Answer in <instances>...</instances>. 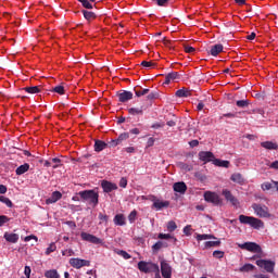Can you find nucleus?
I'll use <instances>...</instances> for the list:
<instances>
[{"label": "nucleus", "instance_id": "nucleus-1", "mask_svg": "<svg viewBox=\"0 0 278 278\" xmlns=\"http://www.w3.org/2000/svg\"><path fill=\"white\" fill-rule=\"evenodd\" d=\"M77 195L81 201L88 202V204L92 205V207H97V205H99V192L96 190L79 191Z\"/></svg>", "mask_w": 278, "mask_h": 278}, {"label": "nucleus", "instance_id": "nucleus-2", "mask_svg": "<svg viewBox=\"0 0 278 278\" xmlns=\"http://www.w3.org/2000/svg\"><path fill=\"white\" fill-rule=\"evenodd\" d=\"M238 219L240 224L249 225L250 227H252V229L258 230L265 227V224L263 223V220L251 217V216L239 215Z\"/></svg>", "mask_w": 278, "mask_h": 278}, {"label": "nucleus", "instance_id": "nucleus-3", "mask_svg": "<svg viewBox=\"0 0 278 278\" xmlns=\"http://www.w3.org/2000/svg\"><path fill=\"white\" fill-rule=\"evenodd\" d=\"M137 268L143 274L159 273V265L151 262L141 261L137 264Z\"/></svg>", "mask_w": 278, "mask_h": 278}, {"label": "nucleus", "instance_id": "nucleus-4", "mask_svg": "<svg viewBox=\"0 0 278 278\" xmlns=\"http://www.w3.org/2000/svg\"><path fill=\"white\" fill-rule=\"evenodd\" d=\"M237 248L245 250L250 253L263 254V249L261 248V245L254 242L238 243Z\"/></svg>", "mask_w": 278, "mask_h": 278}, {"label": "nucleus", "instance_id": "nucleus-5", "mask_svg": "<svg viewBox=\"0 0 278 278\" xmlns=\"http://www.w3.org/2000/svg\"><path fill=\"white\" fill-rule=\"evenodd\" d=\"M256 266H258V268L265 270V273H267V274H274V269L276 267V262H274L271 260H257Z\"/></svg>", "mask_w": 278, "mask_h": 278}, {"label": "nucleus", "instance_id": "nucleus-6", "mask_svg": "<svg viewBox=\"0 0 278 278\" xmlns=\"http://www.w3.org/2000/svg\"><path fill=\"white\" fill-rule=\"evenodd\" d=\"M252 210L254 211V214L261 218L271 217V214H269V208L265 205L254 203L252 204Z\"/></svg>", "mask_w": 278, "mask_h": 278}, {"label": "nucleus", "instance_id": "nucleus-7", "mask_svg": "<svg viewBox=\"0 0 278 278\" xmlns=\"http://www.w3.org/2000/svg\"><path fill=\"white\" fill-rule=\"evenodd\" d=\"M68 264L71 267L75 269H81L84 267H90V261L88 260H81V258H71L68 261Z\"/></svg>", "mask_w": 278, "mask_h": 278}, {"label": "nucleus", "instance_id": "nucleus-8", "mask_svg": "<svg viewBox=\"0 0 278 278\" xmlns=\"http://www.w3.org/2000/svg\"><path fill=\"white\" fill-rule=\"evenodd\" d=\"M80 237H81V240H84L86 242H90L94 245L103 244V239H101L94 235H91L88 232H81Z\"/></svg>", "mask_w": 278, "mask_h": 278}, {"label": "nucleus", "instance_id": "nucleus-9", "mask_svg": "<svg viewBox=\"0 0 278 278\" xmlns=\"http://www.w3.org/2000/svg\"><path fill=\"white\" fill-rule=\"evenodd\" d=\"M203 198L205 199V202L207 203H212L214 205H220V197H218V194L214 193V192H205L203 194Z\"/></svg>", "mask_w": 278, "mask_h": 278}, {"label": "nucleus", "instance_id": "nucleus-10", "mask_svg": "<svg viewBox=\"0 0 278 278\" xmlns=\"http://www.w3.org/2000/svg\"><path fill=\"white\" fill-rule=\"evenodd\" d=\"M219 159H215L214 153L208 151L199 152V161L203 162V164H207L210 162H214Z\"/></svg>", "mask_w": 278, "mask_h": 278}, {"label": "nucleus", "instance_id": "nucleus-11", "mask_svg": "<svg viewBox=\"0 0 278 278\" xmlns=\"http://www.w3.org/2000/svg\"><path fill=\"white\" fill-rule=\"evenodd\" d=\"M223 197H225V200H227V202L230 203V205L235 207L239 205V201H237V198L231 193L230 190H223Z\"/></svg>", "mask_w": 278, "mask_h": 278}, {"label": "nucleus", "instance_id": "nucleus-12", "mask_svg": "<svg viewBox=\"0 0 278 278\" xmlns=\"http://www.w3.org/2000/svg\"><path fill=\"white\" fill-rule=\"evenodd\" d=\"M100 188H102V192L110 193L111 191L117 190V185L110 182L109 180H102V182H100Z\"/></svg>", "mask_w": 278, "mask_h": 278}, {"label": "nucleus", "instance_id": "nucleus-13", "mask_svg": "<svg viewBox=\"0 0 278 278\" xmlns=\"http://www.w3.org/2000/svg\"><path fill=\"white\" fill-rule=\"evenodd\" d=\"M130 100H132V92L126 90L117 92V101L119 103H126Z\"/></svg>", "mask_w": 278, "mask_h": 278}, {"label": "nucleus", "instance_id": "nucleus-14", "mask_svg": "<svg viewBox=\"0 0 278 278\" xmlns=\"http://www.w3.org/2000/svg\"><path fill=\"white\" fill-rule=\"evenodd\" d=\"M60 199H62V193L60 191H53L51 193V197H49V198H47V200H45V204H47V205L54 204L58 201H60Z\"/></svg>", "mask_w": 278, "mask_h": 278}, {"label": "nucleus", "instance_id": "nucleus-15", "mask_svg": "<svg viewBox=\"0 0 278 278\" xmlns=\"http://www.w3.org/2000/svg\"><path fill=\"white\" fill-rule=\"evenodd\" d=\"M159 271H161L163 278H170V265L166 261H161V269Z\"/></svg>", "mask_w": 278, "mask_h": 278}, {"label": "nucleus", "instance_id": "nucleus-16", "mask_svg": "<svg viewBox=\"0 0 278 278\" xmlns=\"http://www.w3.org/2000/svg\"><path fill=\"white\" fill-rule=\"evenodd\" d=\"M128 138H129L128 132H122V134H119V136H117V139L111 140L110 146L117 147V146L122 144V142L128 140Z\"/></svg>", "mask_w": 278, "mask_h": 278}, {"label": "nucleus", "instance_id": "nucleus-17", "mask_svg": "<svg viewBox=\"0 0 278 278\" xmlns=\"http://www.w3.org/2000/svg\"><path fill=\"white\" fill-rule=\"evenodd\" d=\"M230 181H232L239 186H243L245 184V179L239 173H235V174L230 175Z\"/></svg>", "mask_w": 278, "mask_h": 278}, {"label": "nucleus", "instance_id": "nucleus-18", "mask_svg": "<svg viewBox=\"0 0 278 278\" xmlns=\"http://www.w3.org/2000/svg\"><path fill=\"white\" fill-rule=\"evenodd\" d=\"M261 148L269 151H276L278 150V143L273 141H263L261 142Z\"/></svg>", "mask_w": 278, "mask_h": 278}, {"label": "nucleus", "instance_id": "nucleus-19", "mask_svg": "<svg viewBox=\"0 0 278 278\" xmlns=\"http://www.w3.org/2000/svg\"><path fill=\"white\" fill-rule=\"evenodd\" d=\"M187 187L185 182H175L173 184V191L184 194L186 193Z\"/></svg>", "mask_w": 278, "mask_h": 278}, {"label": "nucleus", "instance_id": "nucleus-20", "mask_svg": "<svg viewBox=\"0 0 278 278\" xmlns=\"http://www.w3.org/2000/svg\"><path fill=\"white\" fill-rule=\"evenodd\" d=\"M223 50H224V47L222 43L214 45L210 49V55L216 58V56H218V54H220L223 52Z\"/></svg>", "mask_w": 278, "mask_h": 278}, {"label": "nucleus", "instance_id": "nucleus-21", "mask_svg": "<svg viewBox=\"0 0 278 278\" xmlns=\"http://www.w3.org/2000/svg\"><path fill=\"white\" fill-rule=\"evenodd\" d=\"M152 207L155 208L156 211H161L163 208H167L168 207V201L156 200L152 204Z\"/></svg>", "mask_w": 278, "mask_h": 278}, {"label": "nucleus", "instance_id": "nucleus-22", "mask_svg": "<svg viewBox=\"0 0 278 278\" xmlns=\"http://www.w3.org/2000/svg\"><path fill=\"white\" fill-rule=\"evenodd\" d=\"M179 79V73L177 72H170L169 74H167V76H165V85L170 84V81H175Z\"/></svg>", "mask_w": 278, "mask_h": 278}, {"label": "nucleus", "instance_id": "nucleus-23", "mask_svg": "<svg viewBox=\"0 0 278 278\" xmlns=\"http://www.w3.org/2000/svg\"><path fill=\"white\" fill-rule=\"evenodd\" d=\"M113 224H115V226H124L126 225V218L123 214H117L113 217Z\"/></svg>", "mask_w": 278, "mask_h": 278}, {"label": "nucleus", "instance_id": "nucleus-24", "mask_svg": "<svg viewBox=\"0 0 278 278\" xmlns=\"http://www.w3.org/2000/svg\"><path fill=\"white\" fill-rule=\"evenodd\" d=\"M105 149H108V143H105V141H103V140L94 141V151L96 152H102Z\"/></svg>", "mask_w": 278, "mask_h": 278}, {"label": "nucleus", "instance_id": "nucleus-25", "mask_svg": "<svg viewBox=\"0 0 278 278\" xmlns=\"http://www.w3.org/2000/svg\"><path fill=\"white\" fill-rule=\"evenodd\" d=\"M4 240L9 243H17L20 236L17 233H4Z\"/></svg>", "mask_w": 278, "mask_h": 278}, {"label": "nucleus", "instance_id": "nucleus-26", "mask_svg": "<svg viewBox=\"0 0 278 278\" xmlns=\"http://www.w3.org/2000/svg\"><path fill=\"white\" fill-rule=\"evenodd\" d=\"M29 169H30V165L28 163H26L24 165H20V167H17L15 169V175L22 176V175L26 174Z\"/></svg>", "mask_w": 278, "mask_h": 278}, {"label": "nucleus", "instance_id": "nucleus-27", "mask_svg": "<svg viewBox=\"0 0 278 278\" xmlns=\"http://www.w3.org/2000/svg\"><path fill=\"white\" fill-rule=\"evenodd\" d=\"M191 96L190 90L184 88L175 91V97L182 99V98H189Z\"/></svg>", "mask_w": 278, "mask_h": 278}, {"label": "nucleus", "instance_id": "nucleus-28", "mask_svg": "<svg viewBox=\"0 0 278 278\" xmlns=\"http://www.w3.org/2000/svg\"><path fill=\"white\" fill-rule=\"evenodd\" d=\"M128 114H130V116H142L143 106L128 109Z\"/></svg>", "mask_w": 278, "mask_h": 278}, {"label": "nucleus", "instance_id": "nucleus-29", "mask_svg": "<svg viewBox=\"0 0 278 278\" xmlns=\"http://www.w3.org/2000/svg\"><path fill=\"white\" fill-rule=\"evenodd\" d=\"M79 1V3H81V7H84V9L86 10H92L93 5L92 3H96L97 0H77Z\"/></svg>", "mask_w": 278, "mask_h": 278}, {"label": "nucleus", "instance_id": "nucleus-30", "mask_svg": "<svg viewBox=\"0 0 278 278\" xmlns=\"http://www.w3.org/2000/svg\"><path fill=\"white\" fill-rule=\"evenodd\" d=\"M214 166H218L222 168H229V161H223V160H214L211 161Z\"/></svg>", "mask_w": 278, "mask_h": 278}, {"label": "nucleus", "instance_id": "nucleus-31", "mask_svg": "<svg viewBox=\"0 0 278 278\" xmlns=\"http://www.w3.org/2000/svg\"><path fill=\"white\" fill-rule=\"evenodd\" d=\"M81 13L84 14V18H86V21H92L97 18V14L94 12L83 10Z\"/></svg>", "mask_w": 278, "mask_h": 278}, {"label": "nucleus", "instance_id": "nucleus-32", "mask_svg": "<svg viewBox=\"0 0 278 278\" xmlns=\"http://www.w3.org/2000/svg\"><path fill=\"white\" fill-rule=\"evenodd\" d=\"M45 278H60V275L58 274V270L49 269L45 271Z\"/></svg>", "mask_w": 278, "mask_h": 278}, {"label": "nucleus", "instance_id": "nucleus-33", "mask_svg": "<svg viewBox=\"0 0 278 278\" xmlns=\"http://www.w3.org/2000/svg\"><path fill=\"white\" fill-rule=\"evenodd\" d=\"M235 105L239 109H245L250 105V101L249 100H237L235 102Z\"/></svg>", "mask_w": 278, "mask_h": 278}, {"label": "nucleus", "instance_id": "nucleus-34", "mask_svg": "<svg viewBox=\"0 0 278 278\" xmlns=\"http://www.w3.org/2000/svg\"><path fill=\"white\" fill-rule=\"evenodd\" d=\"M24 91H26L27 93L30 94H37L40 92V86H36V87H26L23 89Z\"/></svg>", "mask_w": 278, "mask_h": 278}, {"label": "nucleus", "instance_id": "nucleus-35", "mask_svg": "<svg viewBox=\"0 0 278 278\" xmlns=\"http://www.w3.org/2000/svg\"><path fill=\"white\" fill-rule=\"evenodd\" d=\"M166 247H168V245L165 242L159 241V242L154 243V245H152V251L159 252V251H161V249L166 248Z\"/></svg>", "mask_w": 278, "mask_h": 278}, {"label": "nucleus", "instance_id": "nucleus-36", "mask_svg": "<svg viewBox=\"0 0 278 278\" xmlns=\"http://www.w3.org/2000/svg\"><path fill=\"white\" fill-rule=\"evenodd\" d=\"M254 270V265L252 264H245L241 267H239V273H250Z\"/></svg>", "mask_w": 278, "mask_h": 278}, {"label": "nucleus", "instance_id": "nucleus-37", "mask_svg": "<svg viewBox=\"0 0 278 278\" xmlns=\"http://www.w3.org/2000/svg\"><path fill=\"white\" fill-rule=\"evenodd\" d=\"M216 240V237L213 235H197V241H205V240Z\"/></svg>", "mask_w": 278, "mask_h": 278}, {"label": "nucleus", "instance_id": "nucleus-38", "mask_svg": "<svg viewBox=\"0 0 278 278\" xmlns=\"http://www.w3.org/2000/svg\"><path fill=\"white\" fill-rule=\"evenodd\" d=\"M0 203L7 205L9 208L13 207V202H11V200L4 195H0Z\"/></svg>", "mask_w": 278, "mask_h": 278}, {"label": "nucleus", "instance_id": "nucleus-39", "mask_svg": "<svg viewBox=\"0 0 278 278\" xmlns=\"http://www.w3.org/2000/svg\"><path fill=\"white\" fill-rule=\"evenodd\" d=\"M220 247V240L217 241H205V249Z\"/></svg>", "mask_w": 278, "mask_h": 278}, {"label": "nucleus", "instance_id": "nucleus-40", "mask_svg": "<svg viewBox=\"0 0 278 278\" xmlns=\"http://www.w3.org/2000/svg\"><path fill=\"white\" fill-rule=\"evenodd\" d=\"M115 254L122 256V258L124 260H130V254H128L126 251H123V250H115L114 251Z\"/></svg>", "mask_w": 278, "mask_h": 278}, {"label": "nucleus", "instance_id": "nucleus-41", "mask_svg": "<svg viewBox=\"0 0 278 278\" xmlns=\"http://www.w3.org/2000/svg\"><path fill=\"white\" fill-rule=\"evenodd\" d=\"M49 162L53 164V169H58L62 164V160H60L59 157L51 159Z\"/></svg>", "mask_w": 278, "mask_h": 278}, {"label": "nucleus", "instance_id": "nucleus-42", "mask_svg": "<svg viewBox=\"0 0 278 278\" xmlns=\"http://www.w3.org/2000/svg\"><path fill=\"white\" fill-rule=\"evenodd\" d=\"M146 94H150V89H141V90L135 89V96H137V98L143 97Z\"/></svg>", "mask_w": 278, "mask_h": 278}, {"label": "nucleus", "instance_id": "nucleus-43", "mask_svg": "<svg viewBox=\"0 0 278 278\" xmlns=\"http://www.w3.org/2000/svg\"><path fill=\"white\" fill-rule=\"evenodd\" d=\"M51 92H55L60 96L64 94V87H62V85H58L55 87H53V89H51Z\"/></svg>", "mask_w": 278, "mask_h": 278}, {"label": "nucleus", "instance_id": "nucleus-44", "mask_svg": "<svg viewBox=\"0 0 278 278\" xmlns=\"http://www.w3.org/2000/svg\"><path fill=\"white\" fill-rule=\"evenodd\" d=\"M274 188L273 182H263V185H261V189L263 191H269Z\"/></svg>", "mask_w": 278, "mask_h": 278}, {"label": "nucleus", "instance_id": "nucleus-45", "mask_svg": "<svg viewBox=\"0 0 278 278\" xmlns=\"http://www.w3.org/2000/svg\"><path fill=\"white\" fill-rule=\"evenodd\" d=\"M53 252H55V243H49V247L45 250V255H49Z\"/></svg>", "mask_w": 278, "mask_h": 278}, {"label": "nucleus", "instance_id": "nucleus-46", "mask_svg": "<svg viewBox=\"0 0 278 278\" xmlns=\"http://www.w3.org/2000/svg\"><path fill=\"white\" fill-rule=\"evenodd\" d=\"M136 219H137V211L130 212V214H128V222L130 224H134Z\"/></svg>", "mask_w": 278, "mask_h": 278}, {"label": "nucleus", "instance_id": "nucleus-47", "mask_svg": "<svg viewBox=\"0 0 278 278\" xmlns=\"http://www.w3.org/2000/svg\"><path fill=\"white\" fill-rule=\"evenodd\" d=\"M159 239L161 240H169L173 239V241H177V239L173 238V236L168 233H159Z\"/></svg>", "mask_w": 278, "mask_h": 278}, {"label": "nucleus", "instance_id": "nucleus-48", "mask_svg": "<svg viewBox=\"0 0 278 278\" xmlns=\"http://www.w3.org/2000/svg\"><path fill=\"white\" fill-rule=\"evenodd\" d=\"M141 66L146 67V68H154V66H156V64L154 62H148V61H143L141 62Z\"/></svg>", "mask_w": 278, "mask_h": 278}, {"label": "nucleus", "instance_id": "nucleus-49", "mask_svg": "<svg viewBox=\"0 0 278 278\" xmlns=\"http://www.w3.org/2000/svg\"><path fill=\"white\" fill-rule=\"evenodd\" d=\"M175 229H177V225L175 224V222L170 220L169 223H167V231L173 232L175 231Z\"/></svg>", "mask_w": 278, "mask_h": 278}, {"label": "nucleus", "instance_id": "nucleus-50", "mask_svg": "<svg viewBox=\"0 0 278 278\" xmlns=\"http://www.w3.org/2000/svg\"><path fill=\"white\" fill-rule=\"evenodd\" d=\"M11 219L9 217H7V215H0V227H3Z\"/></svg>", "mask_w": 278, "mask_h": 278}, {"label": "nucleus", "instance_id": "nucleus-51", "mask_svg": "<svg viewBox=\"0 0 278 278\" xmlns=\"http://www.w3.org/2000/svg\"><path fill=\"white\" fill-rule=\"evenodd\" d=\"M194 48L188 45H184V52L188 53V54H192L194 53Z\"/></svg>", "mask_w": 278, "mask_h": 278}, {"label": "nucleus", "instance_id": "nucleus-52", "mask_svg": "<svg viewBox=\"0 0 278 278\" xmlns=\"http://www.w3.org/2000/svg\"><path fill=\"white\" fill-rule=\"evenodd\" d=\"M215 258H223L225 257V252L224 251H214V253L212 254Z\"/></svg>", "mask_w": 278, "mask_h": 278}, {"label": "nucleus", "instance_id": "nucleus-53", "mask_svg": "<svg viewBox=\"0 0 278 278\" xmlns=\"http://www.w3.org/2000/svg\"><path fill=\"white\" fill-rule=\"evenodd\" d=\"M156 99H159V93L157 92L148 93V101H154Z\"/></svg>", "mask_w": 278, "mask_h": 278}, {"label": "nucleus", "instance_id": "nucleus-54", "mask_svg": "<svg viewBox=\"0 0 278 278\" xmlns=\"http://www.w3.org/2000/svg\"><path fill=\"white\" fill-rule=\"evenodd\" d=\"M73 255H75V252L71 249L62 251V256L71 257Z\"/></svg>", "mask_w": 278, "mask_h": 278}, {"label": "nucleus", "instance_id": "nucleus-55", "mask_svg": "<svg viewBox=\"0 0 278 278\" xmlns=\"http://www.w3.org/2000/svg\"><path fill=\"white\" fill-rule=\"evenodd\" d=\"M31 273H33V270L30 269V266L24 267V275L26 276V278H30Z\"/></svg>", "mask_w": 278, "mask_h": 278}, {"label": "nucleus", "instance_id": "nucleus-56", "mask_svg": "<svg viewBox=\"0 0 278 278\" xmlns=\"http://www.w3.org/2000/svg\"><path fill=\"white\" fill-rule=\"evenodd\" d=\"M168 4V0H156V5L165 8Z\"/></svg>", "mask_w": 278, "mask_h": 278}, {"label": "nucleus", "instance_id": "nucleus-57", "mask_svg": "<svg viewBox=\"0 0 278 278\" xmlns=\"http://www.w3.org/2000/svg\"><path fill=\"white\" fill-rule=\"evenodd\" d=\"M128 185V180H126V178H119V188H126V186Z\"/></svg>", "mask_w": 278, "mask_h": 278}, {"label": "nucleus", "instance_id": "nucleus-58", "mask_svg": "<svg viewBox=\"0 0 278 278\" xmlns=\"http://www.w3.org/2000/svg\"><path fill=\"white\" fill-rule=\"evenodd\" d=\"M188 146H190V148L199 147V140H190Z\"/></svg>", "mask_w": 278, "mask_h": 278}, {"label": "nucleus", "instance_id": "nucleus-59", "mask_svg": "<svg viewBox=\"0 0 278 278\" xmlns=\"http://www.w3.org/2000/svg\"><path fill=\"white\" fill-rule=\"evenodd\" d=\"M31 240L38 241L37 236L30 235V236L24 238V241H26V242H30Z\"/></svg>", "mask_w": 278, "mask_h": 278}, {"label": "nucleus", "instance_id": "nucleus-60", "mask_svg": "<svg viewBox=\"0 0 278 278\" xmlns=\"http://www.w3.org/2000/svg\"><path fill=\"white\" fill-rule=\"evenodd\" d=\"M99 219L100 222H104V223H108V215H103V213H99Z\"/></svg>", "mask_w": 278, "mask_h": 278}, {"label": "nucleus", "instance_id": "nucleus-61", "mask_svg": "<svg viewBox=\"0 0 278 278\" xmlns=\"http://www.w3.org/2000/svg\"><path fill=\"white\" fill-rule=\"evenodd\" d=\"M269 168L274 170H278V161H275L274 163L269 164Z\"/></svg>", "mask_w": 278, "mask_h": 278}, {"label": "nucleus", "instance_id": "nucleus-62", "mask_svg": "<svg viewBox=\"0 0 278 278\" xmlns=\"http://www.w3.org/2000/svg\"><path fill=\"white\" fill-rule=\"evenodd\" d=\"M190 231H191L190 225L184 227V235L190 236Z\"/></svg>", "mask_w": 278, "mask_h": 278}, {"label": "nucleus", "instance_id": "nucleus-63", "mask_svg": "<svg viewBox=\"0 0 278 278\" xmlns=\"http://www.w3.org/2000/svg\"><path fill=\"white\" fill-rule=\"evenodd\" d=\"M203 108H205V104H203L202 101H199V103L197 104V111H203Z\"/></svg>", "mask_w": 278, "mask_h": 278}, {"label": "nucleus", "instance_id": "nucleus-64", "mask_svg": "<svg viewBox=\"0 0 278 278\" xmlns=\"http://www.w3.org/2000/svg\"><path fill=\"white\" fill-rule=\"evenodd\" d=\"M7 193V187L4 185H0V194Z\"/></svg>", "mask_w": 278, "mask_h": 278}]
</instances>
